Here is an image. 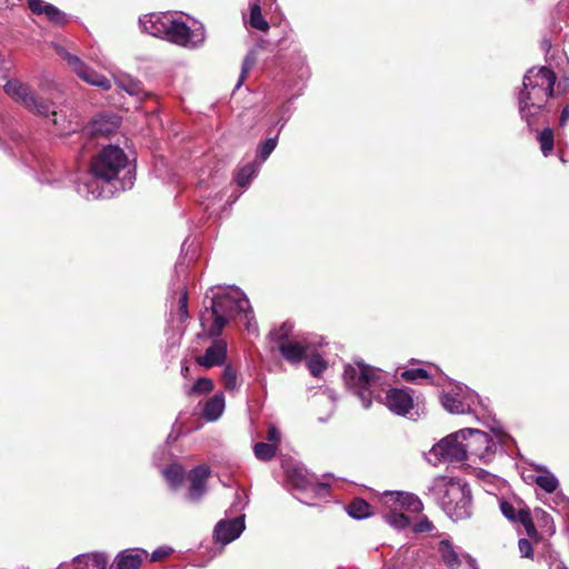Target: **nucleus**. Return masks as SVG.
<instances>
[{
  "mask_svg": "<svg viewBox=\"0 0 569 569\" xmlns=\"http://www.w3.org/2000/svg\"><path fill=\"white\" fill-rule=\"evenodd\" d=\"M114 126H116V123H111V127L104 128L103 120L99 119L93 122V132L101 133V134H108Z\"/></svg>",
  "mask_w": 569,
  "mask_h": 569,
  "instance_id": "nucleus-47",
  "label": "nucleus"
},
{
  "mask_svg": "<svg viewBox=\"0 0 569 569\" xmlns=\"http://www.w3.org/2000/svg\"><path fill=\"white\" fill-rule=\"evenodd\" d=\"M117 86L130 96L140 97L143 93L141 82L131 77H116Z\"/></svg>",
  "mask_w": 569,
  "mask_h": 569,
  "instance_id": "nucleus-24",
  "label": "nucleus"
},
{
  "mask_svg": "<svg viewBox=\"0 0 569 569\" xmlns=\"http://www.w3.org/2000/svg\"><path fill=\"white\" fill-rule=\"evenodd\" d=\"M171 552H172L171 548H169V547H160V548L156 549L151 553L150 560L152 562L162 561V560L167 559L170 556Z\"/></svg>",
  "mask_w": 569,
  "mask_h": 569,
  "instance_id": "nucleus-45",
  "label": "nucleus"
},
{
  "mask_svg": "<svg viewBox=\"0 0 569 569\" xmlns=\"http://www.w3.org/2000/svg\"><path fill=\"white\" fill-rule=\"evenodd\" d=\"M347 511L355 519H365L373 515L372 506L362 498H353L348 505Z\"/></svg>",
  "mask_w": 569,
  "mask_h": 569,
  "instance_id": "nucleus-20",
  "label": "nucleus"
},
{
  "mask_svg": "<svg viewBox=\"0 0 569 569\" xmlns=\"http://www.w3.org/2000/svg\"><path fill=\"white\" fill-rule=\"evenodd\" d=\"M538 140L540 142V149L545 157H547L553 149V132L550 128L542 130Z\"/></svg>",
  "mask_w": 569,
  "mask_h": 569,
  "instance_id": "nucleus-35",
  "label": "nucleus"
},
{
  "mask_svg": "<svg viewBox=\"0 0 569 569\" xmlns=\"http://www.w3.org/2000/svg\"><path fill=\"white\" fill-rule=\"evenodd\" d=\"M542 46L545 49H549L551 47V43L549 40H543Z\"/></svg>",
  "mask_w": 569,
  "mask_h": 569,
  "instance_id": "nucleus-51",
  "label": "nucleus"
},
{
  "mask_svg": "<svg viewBox=\"0 0 569 569\" xmlns=\"http://www.w3.org/2000/svg\"><path fill=\"white\" fill-rule=\"evenodd\" d=\"M277 449L276 443L257 442L253 446L254 456L261 461H270L276 456Z\"/></svg>",
  "mask_w": 569,
  "mask_h": 569,
  "instance_id": "nucleus-29",
  "label": "nucleus"
},
{
  "mask_svg": "<svg viewBox=\"0 0 569 569\" xmlns=\"http://www.w3.org/2000/svg\"><path fill=\"white\" fill-rule=\"evenodd\" d=\"M256 64V58L252 53H249L244 57L243 61H242V67H241V73H240V77L238 79V82L236 84V88H240L241 84L243 83L244 79L247 78V74L249 73V71L251 70V68Z\"/></svg>",
  "mask_w": 569,
  "mask_h": 569,
  "instance_id": "nucleus-39",
  "label": "nucleus"
},
{
  "mask_svg": "<svg viewBox=\"0 0 569 569\" xmlns=\"http://www.w3.org/2000/svg\"><path fill=\"white\" fill-rule=\"evenodd\" d=\"M54 48L57 53L69 64L81 80L103 90L111 89V81L87 66L78 56L70 53L62 46L57 44Z\"/></svg>",
  "mask_w": 569,
  "mask_h": 569,
  "instance_id": "nucleus-7",
  "label": "nucleus"
},
{
  "mask_svg": "<svg viewBox=\"0 0 569 569\" xmlns=\"http://www.w3.org/2000/svg\"><path fill=\"white\" fill-rule=\"evenodd\" d=\"M433 528V523L427 517H423L417 523H415L413 531L417 533L430 532Z\"/></svg>",
  "mask_w": 569,
  "mask_h": 569,
  "instance_id": "nucleus-44",
  "label": "nucleus"
},
{
  "mask_svg": "<svg viewBox=\"0 0 569 569\" xmlns=\"http://www.w3.org/2000/svg\"><path fill=\"white\" fill-rule=\"evenodd\" d=\"M28 7L33 14H44L47 12V8L51 7V3H47L43 0H27Z\"/></svg>",
  "mask_w": 569,
  "mask_h": 569,
  "instance_id": "nucleus-42",
  "label": "nucleus"
},
{
  "mask_svg": "<svg viewBox=\"0 0 569 569\" xmlns=\"http://www.w3.org/2000/svg\"><path fill=\"white\" fill-rule=\"evenodd\" d=\"M443 492L441 507L445 512L455 521L466 519L470 516L471 493L466 483L457 479L442 477Z\"/></svg>",
  "mask_w": 569,
  "mask_h": 569,
  "instance_id": "nucleus-5",
  "label": "nucleus"
},
{
  "mask_svg": "<svg viewBox=\"0 0 569 569\" xmlns=\"http://www.w3.org/2000/svg\"><path fill=\"white\" fill-rule=\"evenodd\" d=\"M259 163L250 162L242 167L236 177V181L239 187H247L251 180L257 176L259 170Z\"/></svg>",
  "mask_w": 569,
  "mask_h": 569,
  "instance_id": "nucleus-26",
  "label": "nucleus"
},
{
  "mask_svg": "<svg viewBox=\"0 0 569 569\" xmlns=\"http://www.w3.org/2000/svg\"><path fill=\"white\" fill-rule=\"evenodd\" d=\"M3 90L11 99L33 113L42 117L54 116L56 113L51 110L49 103L40 101L31 89L19 80H8L3 86Z\"/></svg>",
  "mask_w": 569,
  "mask_h": 569,
  "instance_id": "nucleus-6",
  "label": "nucleus"
},
{
  "mask_svg": "<svg viewBox=\"0 0 569 569\" xmlns=\"http://www.w3.org/2000/svg\"><path fill=\"white\" fill-rule=\"evenodd\" d=\"M237 370L231 365H227L222 371L221 381L228 391H234L237 389Z\"/></svg>",
  "mask_w": 569,
  "mask_h": 569,
  "instance_id": "nucleus-34",
  "label": "nucleus"
},
{
  "mask_svg": "<svg viewBox=\"0 0 569 569\" xmlns=\"http://www.w3.org/2000/svg\"><path fill=\"white\" fill-rule=\"evenodd\" d=\"M231 293L217 296L212 299L213 320L207 330V336L213 339H220L228 319L222 313H246L250 309L249 300L240 292L238 287H231Z\"/></svg>",
  "mask_w": 569,
  "mask_h": 569,
  "instance_id": "nucleus-4",
  "label": "nucleus"
},
{
  "mask_svg": "<svg viewBox=\"0 0 569 569\" xmlns=\"http://www.w3.org/2000/svg\"><path fill=\"white\" fill-rule=\"evenodd\" d=\"M210 468L206 465H199L190 471V487L188 490V499L197 502L201 499L207 490V480L210 476Z\"/></svg>",
  "mask_w": 569,
  "mask_h": 569,
  "instance_id": "nucleus-15",
  "label": "nucleus"
},
{
  "mask_svg": "<svg viewBox=\"0 0 569 569\" xmlns=\"http://www.w3.org/2000/svg\"><path fill=\"white\" fill-rule=\"evenodd\" d=\"M214 385L210 378H199L194 385L188 390L187 395L193 397L196 395L209 393L213 390Z\"/></svg>",
  "mask_w": 569,
  "mask_h": 569,
  "instance_id": "nucleus-32",
  "label": "nucleus"
},
{
  "mask_svg": "<svg viewBox=\"0 0 569 569\" xmlns=\"http://www.w3.org/2000/svg\"><path fill=\"white\" fill-rule=\"evenodd\" d=\"M244 529L242 518H234L232 520H221L214 528V537L222 543H229L237 539Z\"/></svg>",
  "mask_w": 569,
  "mask_h": 569,
  "instance_id": "nucleus-16",
  "label": "nucleus"
},
{
  "mask_svg": "<svg viewBox=\"0 0 569 569\" xmlns=\"http://www.w3.org/2000/svg\"><path fill=\"white\" fill-rule=\"evenodd\" d=\"M343 379L349 388L356 389L360 386L375 385L378 377L373 368L358 363L357 368L351 365L346 366Z\"/></svg>",
  "mask_w": 569,
  "mask_h": 569,
  "instance_id": "nucleus-11",
  "label": "nucleus"
},
{
  "mask_svg": "<svg viewBox=\"0 0 569 569\" xmlns=\"http://www.w3.org/2000/svg\"><path fill=\"white\" fill-rule=\"evenodd\" d=\"M536 512H537V513H538V512H541L542 518H543V520H545L546 522H548L549 520L551 521L550 516H549L547 512H545L543 510H539V509H537V510H536Z\"/></svg>",
  "mask_w": 569,
  "mask_h": 569,
  "instance_id": "nucleus-50",
  "label": "nucleus"
},
{
  "mask_svg": "<svg viewBox=\"0 0 569 569\" xmlns=\"http://www.w3.org/2000/svg\"><path fill=\"white\" fill-rule=\"evenodd\" d=\"M463 439L465 433L462 432V430H459L455 433L445 437L441 441L432 447V452L435 456L451 462L465 461L467 459Z\"/></svg>",
  "mask_w": 569,
  "mask_h": 569,
  "instance_id": "nucleus-9",
  "label": "nucleus"
},
{
  "mask_svg": "<svg viewBox=\"0 0 569 569\" xmlns=\"http://www.w3.org/2000/svg\"><path fill=\"white\" fill-rule=\"evenodd\" d=\"M178 313L180 321L183 322L188 319V292L183 290L178 300Z\"/></svg>",
  "mask_w": 569,
  "mask_h": 569,
  "instance_id": "nucleus-40",
  "label": "nucleus"
},
{
  "mask_svg": "<svg viewBox=\"0 0 569 569\" xmlns=\"http://www.w3.org/2000/svg\"><path fill=\"white\" fill-rule=\"evenodd\" d=\"M381 501L388 509H396L402 512L420 513L423 510L421 500L410 492H385Z\"/></svg>",
  "mask_w": 569,
  "mask_h": 569,
  "instance_id": "nucleus-10",
  "label": "nucleus"
},
{
  "mask_svg": "<svg viewBox=\"0 0 569 569\" xmlns=\"http://www.w3.org/2000/svg\"><path fill=\"white\" fill-rule=\"evenodd\" d=\"M556 80V73L547 67L531 68L523 76L522 89L518 93V109L530 131L539 122L546 103L552 96Z\"/></svg>",
  "mask_w": 569,
  "mask_h": 569,
  "instance_id": "nucleus-2",
  "label": "nucleus"
},
{
  "mask_svg": "<svg viewBox=\"0 0 569 569\" xmlns=\"http://www.w3.org/2000/svg\"><path fill=\"white\" fill-rule=\"evenodd\" d=\"M310 343L306 339L291 340L280 345L281 357L291 366H298L308 358Z\"/></svg>",
  "mask_w": 569,
  "mask_h": 569,
  "instance_id": "nucleus-13",
  "label": "nucleus"
},
{
  "mask_svg": "<svg viewBox=\"0 0 569 569\" xmlns=\"http://www.w3.org/2000/svg\"><path fill=\"white\" fill-rule=\"evenodd\" d=\"M292 332L293 325L289 321H284L279 327L272 329L269 332L268 338L271 342H274L279 348L280 345L291 341Z\"/></svg>",
  "mask_w": 569,
  "mask_h": 569,
  "instance_id": "nucleus-22",
  "label": "nucleus"
},
{
  "mask_svg": "<svg viewBox=\"0 0 569 569\" xmlns=\"http://www.w3.org/2000/svg\"><path fill=\"white\" fill-rule=\"evenodd\" d=\"M518 548L521 553V557L532 559L533 558V548L531 541L526 538H520L518 541Z\"/></svg>",
  "mask_w": 569,
  "mask_h": 569,
  "instance_id": "nucleus-43",
  "label": "nucleus"
},
{
  "mask_svg": "<svg viewBox=\"0 0 569 569\" xmlns=\"http://www.w3.org/2000/svg\"><path fill=\"white\" fill-rule=\"evenodd\" d=\"M181 372L186 377L188 375V372H189V367L188 366H183L182 369H181Z\"/></svg>",
  "mask_w": 569,
  "mask_h": 569,
  "instance_id": "nucleus-52",
  "label": "nucleus"
},
{
  "mask_svg": "<svg viewBox=\"0 0 569 569\" xmlns=\"http://www.w3.org/2000/svg\"><path fill=\"white\" fill-rule=\"evenodd\" d=\"M91 561L97 569H107L108 558L104 553H93L91 556Z\"/></svg>",
  "mask_w": 569,
  "mask_h": 569,
  "instance_id": "nucleus-46",
  "label": "nucleus"
},
{
  "mask_svg": "<svg viewBox=\"0 0 569 569\" xmlns=\"http://www.w3.org/2000/svg\"><path fill=\"white\" fill-rule=\"evenodd\" d=\"M518 523L523 526L527 536L533 541L538 542L542 539L535 526L531 510L528 506L527 508H521V510L518 511Z\"/></svg>",
  "mask_w": 569,
  "mask_h": 569,
  "instance_id": "nucleus-19",
  "label": "nucleus"
},
{
  "mask_svg": "<svg viewBox=\"0 0 569 569\" xmlns=\"http://www.w3.org/2000/svg\"><path fill=\"white\" fill-rule=\"evenodd\" d=\"M462 432L467 460L483 459L492 451L495 442L489 433L479 429H462Z\"/></svg>",
  "mask_w": 569,
  "mask_h": 569,
  "instance_id": "nucleus-8",
  "label": "nucleus"
},
{
  "mask_svg": "<svg viewBox=\"0 0 569 569\" xmlns=\"http://www.w3.org/2000/svg\"><path fill=\"white\" fill-rule=\"evenodd\" d=\"M568 120H569V107L567 106L561 111L560 119H559V124L561 127H563V126H566Z\"/></svg>",
  "mask_w": 569,
  "mask_h": 569,
  "instance_id": "nucleus-49",
  "label": "nucleus"
},
{
  "mask_svg": "<svg viewBox=\"0 0 569 569\" xmlns=\"http://www.w3.org/2000/svg\"><path fill=\"white\" fill-rule=\"evenodd\" d=\"M250 24L252 28L267 31L269 29V23L262 17L261 9L259 3H252L250 8Z\"/></svg>",
  "mask_w": 569,
  "mask_h": 569,
  "instance_id": "nucleus-31",
  "label": "nucleus"
},
{
  "mask_svg": "<svg viewBox=\"0 0 569 569\" xmlns=\"http://www.w3.org/2000/svg\"><path fill=\"white\" fill-rule=\"evenodd\" d=\"M47 9L48 10L44 16L50 22L57 26H62L67 22L66 13L58 9L56 6L51 4V7H48Z\"/></svg>",
  "mask_w": 569,
  "mask_h": 569,
  "instance_id": "nucleus-36",
  "label": "nucleus"
},
{
  "mask_svg": "<svg viewBox=\"0 0 569 569\" xmlns=\"http://www.w3.org/2000/svg\"><path fill=\"white\" fill-rule=\"evenodd\" d=\"M386 406L393 413L406 416L413 407V398L407 390L391 388L386 395Z\"/></svg>",
  "mask_w": 569,
  "mask_h": 569,
  "instance_id": "nucleus-14",
  "label": "nucleus"
},
{
  "mask_svg": "<svg viewBox=\"0 0 569 569\" xmlns=\"http://www.w3.org/2000/svg\"><path fill=\"white\" fill-rule=\"evenodd\" d=\"M139 24L143 32L183 48L197 49L206 41V29L202 24L192 29L170 13L146 14L139 19Z\"/></svg>",
  "mask_w": 569,
  "mask_h": 569,
  "instance_id": "nucleus-3",
  "label": "nucleus"
},
{
  "mask_svg": "<svg viewBox=\"0 0 569 569\" xmlns=\"http://www.w3.org/2000/svg\"><path fill=\"white\" fill-rule=\"evenodd\" d=\"M385 520L397 529H405L410 525V518L402 511L396 509H389L383 516Z\"/></svg>",
  "mask_w": 569,
  "mask_h": 569,
  "instance_id": "nucleus-28",
  "label": "nucleus"
},
{
  "mask_svg": "<svg viewBox=\"0 0 569 569\" xmlns=\"http://www.w3.org/2000/svg\"><path fill=\"white\" fill-rule=\"evenodd\" d=\"M278 142V137L267 139L259 148H258V157L261 161H266L271 152L276 149Z\"/></svg>",
  "mask_w": 569,
  "mask_h": 569,
  "instance_id": "nucleus-37",
  "label": "nucleus"
},
{
  "mask_svg": "<svg viewBox=\"0 0 569 569\" xmlns=\"http://www.w3.org/2000/svg\"><path fill=\"white\" fill-rule=\"evenodd\" d=\"M535 482L548 493L556 491L559 486L558 479L550 472L538 476Z\"/></svg>",
  "mask_w": 569,
  "mask_h": 569,
  "instance_id": "nucleus-33",
  "label": "nucleus"
},
{
  "mask_svg": "<svg viewBox=\"0 0 569 569\" xmlns=\"http://www.w3.org/2000/svg\"><path fill=\"white\" fill-rule=\"evenodd\" d=\"M183 469L180 465H170L163 470V476L172 489H177L183 481Z\"/></svg>",
  "mask_w": 569,
  "mask_h": 569,
  "instance_id": "nucleus-27",
  "label": "nucleus"
},
{
  "mask_svg": "<svg viewBox=\"0 0 569 569\" xmlns=\"http://www.w3.org/2000/svg\"><path fill=\"white\" fill-rule=\"evenodd\" d=\"M224 410V396L222 392L213 395L203 406L202 416L208 421L217 420Z\"/></svg>",
  "mask_w": 569,
  "mask_h": 569,
  "instance_id": "nucleus-18",
  "label": "nucleus"
},
{
  "mask_svg": "<svg viewBox=\"0 0 569 569\" xmlns=\"http://www.w3.org/2000/svg\"><path fill=\"white\" fill-rule=\"evenodd\" d=\"M443 408L453 415H461L466 412V405L457 395L445 393L441 397Z\"/></svg>",
  "mask_w": 569,
  "mask_h": 569,
  "instance_id": "nucleus-25",
  "label": "nucleus"
},
{
  "mask_svg": "<svg viewBox=\"0 0 569 569\" xmlns=\"http://www.w3.org/2000/svg\"><path fill=\"white\" fill-rule=\"evenodd\" d=\"M146 553L140 549H126L116 556L114 567L116 569H140Z\"/></svg>",
  "mask_w": 569,
  "mask_h": 569,
  "instance_id": "nucleus-17",
  "label": "nucleus"
},
{
  "mask_svg": "<svg viewBox=\"0 0 569 569\" xmlns=\"http://www.w3.org/2000/svg\"><path fill=\"white\" fill-rule=\"evenodd\" d=\"M499 508L501 513L510 522L518 523V511L521 510V508H527V503L521 499H517L515 503L506 499H501L499 501Z\"/></svg>",
  "mask_w": 569,
  "mask_h": 569,
  "instance_id": "nucleus-23",
  "label": "nucleus"
},
{
  "mask_svg": "<svg viewBox=\"0 0 569 569\" xmlns=\"http://www.w3.org/2000/svg\"><path fill=\"white\" fill-rule=\"evenodd\" d=\"M227 349L228 346L224 339H213L204 355L196 358V362L206 369L222 366L227 360Z\"/></svg>",
  "mask_w": 569,
  "mask_h": 569,
  "instance_id": "nucleus-12",
  "label": "nucleus"
},
{
  "mask_svg": "<svg viewBox=\"0 0 569 569\" xmlns=\"http://www.w3.org/2000/svg\"><path fill=\"white\" fill-rule=\"evenodd\" d=\"M134 179L123 150L108 146L92 160L89 172L77 181L76 190L87 200L109 198L117 191L132 188Z\"/></svg>",
  "mask_w": 569,
  "mask_h": 569,
  "instance_id": "nucleus-1",
  "label": "nucleus"
},
{
  "mask_svg": "<svg viewBox=\"0 0 569 569\" xmlns=\"http://www.w3.org/2000/svg\"><path fill=\"white\" fill-rule=\"evenodd\" d=\"M371 386L372 385H366V386H360L355 389L356 393L360 398L365 408H369L371 406V398H372V393L370 390Z\"/></svg>",
  "mask_w": 569,
  "mask_h": 569,
  "instance_id": "nucleus-41",
  "label": "nucleus"
},
{
  "mask_svg": "<svg viewBox=\"0 0 569 569\" xmlns=\"http://www.w3.org/2000/svg\"><path fill=\"white\" fill-rule=\"evenodd\" d=\"M306 360L308 370L316 378L320 377L327 369V362L318 352H313L310 356L308 355V358Z\"/></svg>",
  "mask_w": 569,
  "mask_h": 569,
  "instance_id": "nucleus-30",
  "label": "nucleus"
},
{
  "mask_svg": "<svg viewBox=\"0 0 569 569\" xmlns=\"http://www.w3.org/2000/svg\"><path fill=\"white\" fill-rule=\"evenodd\" d=\"M401 378L406 381H416L417 379H430V375L426 369L422 368H413L405 370L401 373Z\"/></svg>",
  "mask_w": 569,
  "mask_h": 569,
  "instance_id": "nucleus-38",
  "label": "nucleus"
},
{
  "mask_svg": "<svg viewBox=\"0 0 569 569\" xmlns=\"http://www.w3.org/2000/svg\"><path fill=\"white\" fill-rule=\"evenodd\" d=\"M439 552L443 563L448 568L458 569L460 567L461 561L449 540H441L439 542Z\"/></svg>",
  "mask_w": 569,
  "mask_h": 569,
  "instance_id": "nucleus-21",
  "label": "nucleus"
},
{
  "mask_svg": "<svg viewBox=\"0 0 569 569\" xmlns=\"http://www.w3.org/2000/svg\"><path fill=\"white\" fill-rule=\"evenodd\" d=\"M267 440L270 443L278 445V442L280 440V432L278 431V429L274 426L269 427L268 432H267Z\"/></svg>",
  "mask_w": 569,
  "mask_h": 569,
  "instance_id": "nucleus-48",
  "label": "nucleus"
}]
</instances>
